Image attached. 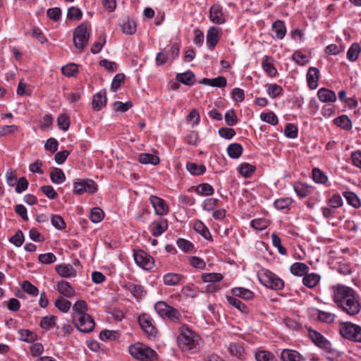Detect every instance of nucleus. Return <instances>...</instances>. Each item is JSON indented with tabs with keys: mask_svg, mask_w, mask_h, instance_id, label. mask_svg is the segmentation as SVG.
<instances>
[{
	"mask_svg": "<svg viewBox=\"0 0 361 361\" xmlns=\"http://www.w3.org/2000/svg\"><path fill=\"white\" fill-rule=\"evenodd\" d=\"M332 298L337 307L350 316H355L361 310L360 298L351 287L337 284L331 287Z\"/></svg>",
	"mask_w": 361,
	"mask_h": 361,
	"instance_id": "nucleus-1",
	"label": "nucleus"
},
{
	"mask_svg": "<svg viewBox=\"0 0 361 361\" xmlns=\"http://www.w3.org/2000/svg\"><path fill=\"white\" fill-rule=\"evenodd\" d=\"M180 334L177 337V343L180 350L187 355L198 351L195 334L186 326L179 328Z\"/></svg>",
	"mask_w": 361,
	"mask_h": 361,
	"instance_id": "nucleus-2",
	"label": "nucleus"
},
{
	"mask_svg": "<svg viewBox=\"0 0 361 361\" xmlns=\"http://www.w3.org/2000/svg\"><path fill=\"white\" fill-rule=\"evenodd\" d=\"M130 354L140 361H157L158 355L151 348L141 343L129 346Z\"/></svg>",
	"mask_w": 361,
	"mask_h": 361,
	"instance_id": "nucleus-3",
	"label": "nucleus"
},
{
	"mask_svg": "<svg viewBox=\"0 0 361 361\" xmlns=\"http://www.w3.org/2000/svg\"><path fill=\"white\" fill-rule=\"evenodd\" d=\"M258 279L263 286L273 290H281L284 286L283 281L267 269L258 274Z\"/></svg>",
	"mask_w": 361,
	"mask_h": 361,
	"instance_id": "nucleus-4",
	"label": "nucleus"
},
{
	"mask_svg": "<svg viewBox=\"0 0 361 361\" xmlns=\"http://www.w3.org/2000/svg\"><path fill=\"white\" fill-rule=\"evenodd\" d=\"M339 331L343 338L361 343V326L350 322H342L340 324Z\"/></svg>",
	"mask_w": 361,
	"mask_h": 361,
	"instance_id": "nucleus-5",
	"label": "nucleus"
},
{
	"mask_svg": "<svg viewBox=\"0 0 361 361\" xmlns=\"http://www.w3.org/2000/svg\"><path fill=\"white\" fill-rule=\"evenodd\" d=\"M90 38V33L87 31V25L84 23L78 25L74 30L73 43L79 52H82L87 46Z\"/></svg>",
	"mask_w": 361,
	"mask_h": 361,
	"instance_id": "nucleus-6",
	"label": "nucleus"
},
{
	"mask_svg": "<svg viewBox=\"0 0 361 361\" xmlns=\"http://www.w3.org/2000/svg\"><path fill=\"white\" fill-rule=\"evenodd\" d=\"M154 308L157 313L162 317H166L169 320L174 322H179L181 317L180 312L174 307L168 305L166 302H157Z\"/></svg>",
	"mask_w": 361,
	"mask_h": 361,
	"instance_id": "nucleus-7",
	"label": "nucleus"
},
{
	"mask_svg": "<svg viewBox=\"0 0 361 361\" xmlns=\"http://www.w3.org/2000/svg\"><path fill=\"white\" fill-rule=\"evenodd\" d=\"M73 322L76 328L81 332H91L94 327V322L90 314H85L77 318H73Z\"/></svg>",
	"mask_w": 361,
	"mask_h": 361,
	"instance_id": "nucleus-8",
	"label": "nucleus"
},
{
	"mask_svg": "<svg viewBox=\"0 0 361 361\" xmlns=\"http://www.w3.org/2000/svg\"><path fill=\"white\" fill-rule=\"evenodd\" d=\"M134 259L135 263L146 270H150L153 268L154 261V259L143 250H134Z\"/></svg>",
	"mask_w": 361,
	"mask_h": 361,
	"instance_id": "nucleus-9",
	"label": "nucleus"
},
{
	"mask_svg": "<svg viewBox=\"0 0 361 361\" xmlns=\"http://www.w3.org/2000/svg\"><path fill=\"white\" fill-rule=\"evenodd\" d=\"M97 190V185L92 180H79L74 183V192L77 195H82L85 192L94 193L96 192Z\"/></svg>",
	"mask_w": 361,
	"mask_h": 361,
	"instance_id": "nucleus-10",
	"label": "nucleus"
},
{
	"mask_svg": "<svg viewBox=\"0 0 361 361\" xmlns=\"http://www.w3.org/2000/svg\"><path fill=\"white\" fill-rule=\"evenodd\" d=\"M138 322L140 328L145 334L149 337L156 336L157 331L155 326L152 324L151 317L147 314H142L138 317Z\"/></svg>",
	"mask_w": 361,
	"mask_h": 361,
	"instance_id": "nucleus-11",
	"label": "nucleus"
},
{
	"mask_svg": "<svg viewBox=\"0 0 361 361\" xmlns=\"http://www.w3.org/2000/svg\"><path fill=\"white\" fill-rule=\"evenodd\" d=\"M149 200L157 215L163 216L169 212V207L163 199L152 195Z\"/></svg>",
	"mask_w": 361,
	"mask_h": 361,
	"instance_id": "nucleus-12",
	"label": "nucleus"
},
{
	"mask_svg": "<svg viewBox=\"0 0 361 361\" xmlns=\"http://www.w3.org/2000/svg\"><path fill=\"white\" fill-rule=\"evenodd\" d=\"M311 340L319 347L329 350L331 348L330 342L323 335L314 330L309 331Z\"/></svg>",
	"mask_w": 361,
	"mask_h": 361,
	"instance_id": "nucleus-13",
	"label": "nucleus"
},
{
	"mask_svg": "<svg viewBox=\"0 0 361 361\" xmlns=\"http://www.w3.org/2000/svg\"><path fill=\"white\" fill-rule=\"evenodd\" d=\"M219 39V29L212 27L209 29L207 34V42L209 49L212 50Z\"/></svg>",
	"mask_w": 361,
	"mask_h": 361,
	"instance_id": "nucleus-14",
	"label": "nucleus"
},
{
	"mask_svg": "<svg viewBox=\"0 0 361 361\" xmlns=\"http://www.w3.org/2000/svg\"><path fill=\"white\" fill-rule=\"evenodd\" d=\"M319 71L317 68L311 67L309 68L307 74V80L309 87L314 90L318 86Z\"/></svg>",
	"mask_w": 361,
	"mask_h": 361,
	"instance_id": "nucleus-15",
	"label": "nucleus"
},
{
	"mask_svg": "<svg viewBox=\"0 0 361 361\" xmlns=\"http://www.w3.org/2000/svg\"><path fill=\"white\" fill-rule=\"evenodd\" d=\"M57 273L64 278L74 277L76 276V270L71 264H59L56 267Z\"/></svg>",
	"mask_w": 361,
	"mask_h": 361,
	"instance_id": "nucleus-16",
	"label": "nucleus"
},
{
	"mask_svg": "<svg viewBox=\"0 0 361 361\" xmlns=\"http://www.w3.org/2000/svg\"><path fill=\"white\" fill-rule=\"evenodd\" d=\"M210 19L214 23L221 24L224 23L225 20L222 9L219 5H213L210 8Z\"/></svg>",
	"mask_w": 361,
	"mask_h": 361,
	"instance_id": "nucleus-17",
	"label": "nucleus"
},
{
	"mask_svg": "<svg viewBox=\"0 0 361 361\" xmlns=\"http://www.w3.org/2000/svg\"><path fill=\"white\" fill-rule=\"evenodd\" d=\"M57 290L66 298H72L75 295L74 289L68 282L65 281H61L57 283Z\"/></svg>",
	"mask_w": 361,
	"mask_h": 361,
	"instance_id": "nucleus-18",
	"label": "nucleus"
},
{
	"mask_svg": "<svg viewBox=\"0 0 361 361\" xmlns=\"http://www.w3.org/2000/svg\"><path fill=\"white\" fill-rule=\"evenodd\" d=\"M87 305L85 300L77 301L73 306L72 319L87 314Z\"/></svg>",
	"mask_w": 361,
	"mask_h": 361,
	"instance_id": "nucleus-19",
	"label": "nucleus"
},
{
	"mask_svg": "<svg viewBox=\"0 0 361 361\" xmlns=\"http://www.w3.org/2000/svg\"><path fill=\"white\" fill-rule=\"evenodd\" d=\"M317 96L322 102H334L336 100V96L334 91L326 88H321L317 92Z\"/></svg>",
	"mask_w": 361,
	"mask_h": 361,
	"instance_id": "nucleus-20",
	"label": "nucleus"
},
{
	"mask_svg": "<svg viewBox=\"0 0 361 361\" xmlns=\"http://www.w3.org/2000/svg\"><path fill=\"white\" fill-rule=\"evenodd\" d=\"M283 361H303L300 354L296 350L285 349L281 353Z\"/></svg>",
	"mask_w": 361,
	"mask_h": 361,
	"instance_id": "nucleus-21",
	"label": "nucleus"
},
{
	"mask_svg": "<svg viewBox=\"0 0 361 361\" xmlns=\"http://www.w3.org/2000/svg\"><path fill=\"white\" fill-rule=\"evenodd\" d=\"M309 269V267L302 262H295L290 266L291 273L297 276H304Z\"/></svg>",
	"mask_w": 361,
	"mask_h": 361,
	"instance_id": "nucleus-22",
	"label": "nucleus"
},
{
	"mask_svg": "<svg viewBox=\"0 0 361 361\" xmlns=\"http://www.w3.org/2000/svg\"><path fill=\"white\" fill-rule=\"evenodd\" d=\"M176 80L184 85L190 86L195 82V77L192 71H188L183 73H178Z\"/></svg>",
	"mask_w": 361,
	"mask_h": 361,
	"instance_id": "nucleus-23",
	"label": "nucleus"
},
{
	"mask_svg": "<svg viewBox=\"0 0 361 361\" xmlns=\"http://www.w3.org/2000/svg\"><path fill=\"white\" fill-rule=\"evenodd\" d=\"M106 104L105 92H98L94 95L92 99V108L95 111L101 110Z\"/></svg>",
	"mask_w": 361,
	"mask_h": 361,
	"instance_id": "nucleus-24",
	"label": "nucleus"
},
{
	"mask_svg": "<svg viewBox=\"0 0 361 361\" xmlns=\"http://www.w3.org/2000/svg\"><path fill=\"white\" fill-rule=\"evenodd\" d=\"M320 281L319 274L312 273L306 274L302 279V283L309 288H314Z\"/></svg>",
	"mask_w": 361,
	"mask_h": 361,
	"instance_id": "nucleus-25",
	"label": "nucleus"
},
{
	"mask_svg": "<svg viewBox=\"0 0 361 361\" xmlns=\"http://www.w3.org/2000/svg\"><path fill=\"white\" fill-rule=\"evenodd\" d=\"M124 288L131 293V294L137 299L141 298L146 294V290L140 285L133 283H128L125 285Z\"/></svg>",
	"mask_w": 361,
	"mask_h": 361,
	"instance_id": "nucleus-26",
	"label": "nucleus"
},
{
	"mask_svg": "<svg viewBox=\"0 0 361 361\" xmlns=\"http://www.w3.org/2000/svg\"><path fill=\"white\" fill-rule=\"evenodd\" d=\"M168 228V221L166 219H161L158 221H154L152 230L154 236H159Z\"/></svg>",
	"mask_w": 361,
	"mask_h": 361,
	"instance_id": "nucleus-27",
	"label": "nucleus"
},
{
	"mask_svg": "<svg viewBox=\"0 0 361 361\" xmlns=\"http://www.w3.org/2000/svg\"><path fill=\"white\" fill-rule=\"evenodd\" d=\"M186 169L193 176H200L203 174L206 171V167L203 164H197L193 162H188L186 164Z\"/></svg>",
	"mask_w": 361,
	"mask_h": 361,
	"instance_id": "nucleus-28",
	"label": "nucleus"
},
{
	"mask_svg": "<svg viewBox=\"0 0 361 361\" xmlns=\"http://www.w3.org/2000/svg\"><path fill=\"white\" fill-rule=\"evenodd\" d=\"M264 71L271 77H274L277 74V70L272 63V58L266 56L262 63Z\"/></svg>",
	"mask_w": 361,
	"mask_h": 361,
	"instance_id": "nucleus-29",
	"label": "nucleus"
},
{
	"mask_svg": "<svg viewBox=\"0 0 361 361\" xmlns=\"http://www.w3.org/2000/svg\"><path fill=\"white\" fill-rule=\"evenodd\" d=\"M138 161L141 164H151L152 165H157L159 163L160 159L159 157L156 155L148 153H143L139 155Z\"/></svg>",
	"mask_w": 361,
	"mask_h": 361,
	"instance_id": "nucleus-30",
	"label": "nucleus"
},
{
	"mask_svg": "<svg viewBox=\"0 0 361 361\" xmlns=\"http://www.w3.org/2000/svg\"><path fill=\"white\" fill-rule=\"evenodd\" d=\"M243 147L239 143L230 144L227 147V153L231 158L238 159L243 153Z\"/></svg>",
	"mask_w": 361,
	"mask_h": 361,
	"instance_id": "nucleus-31",
	"label": "nucleus"
},
{
	"mask_svg": "<svg viewBox=\"0 0 361 361\" xmlns=\"http://www.w3.org/2000/svg\"><path fill=\"white\" fill-rule=\"evenodd\" d=\"M183 279V276L179 274L168 273L164 276V283L166 286L177 285Z\"/></svg>",
	"mask_w": 361,
	"mask_h": 361,
	"instance_id": "nucleus-32",
	"label": "nucleus"
},
{
	"mask_svg": "<svg viewBox=\"0 0 361 361\" xmlns=\"http://www.w3.org/2000/svg\"><path fill=\"white\" fill-rule=\"evenodd\" d=\"M272 30L275 32L276 36L281 39L284 37L286 33L285 24L283 21L280 20H277L274 23Z\"/></svg>",
	"mask_w": 361,
	"mask_h": 361,
	"instance_id": "nucleus-33",
	"label": "nucleus"
},
{
	"mask_svg": "<svg viewBox=\"0 0 361 361\" xmlns=\"http://www.w3.org/2000/svg\"><path fill=\"white\" fill-rule=\"evenodd\" d=\"M232 294L235 297H239L245 300H249L253 298L254 293L244 288H234L232 290Z\"/></svg>",
	"mask_w": 361,
	"mask_h": 361,
	"instance_id": "nucleus-34",
	"label": "nucleus"
},
{
	"mask_svg": "<svg viewBox=\"0 0 361 361\" xmlns=\"http://www.w3.org/2000/svg\"><path fill=\"white\" fill-rule=\"evenodd\" d=\"M54 305L59 310L64 313L68 312L71 307V302L65 299L63 296L59 297V298L56 300Z\"/></svg>",
	"mask_w": 361,
	"mask_h": 361,
	"instance_id": "nucleus-35",
	"label": "nucleus"
},
{
	"mask_svg": "<svg viewBox=\"0 0 361 361\" xmlns=\"http://www.w3.org/2000/svg\"><path fill=\"white\" fill-rule=\"evenodd\" d=\"M193 227L195 231L201 234L205 239L212 240V235L209 229L202 221H196Z\"/></svg>",
	"mask_w": 361,
	"mask_h": 361,
	"instance_id": "nucleus-36",
	"label": "nucleus"
},
{
	"mask_svg": "<svg viewBox=\"0 0 361 361\" xmlns=\"http://www.w3.org/2000/svg\"><path fill=\"white\" fill-rule=\"evenodd\" d=\"M50 178L51 181L56 184L63 183L66 179L64 173L59 168H55L52 171H51Z\"/></svg>",
	"mask_w": 361,
	"mask_h": 361,
	"instance_id": "nucleus-37",
	"label": "nucleus"
},
{
	"mask_svg": "<svg viewBox=\"0 0 361 361\" xmlns=\"http://www.w3.org/2000/svg\"><path fill=\"white\" fill-rule=\"evenodd\" d=\"M223 279V276L219 273H204L202 275V280L204 283H215Z\"/></svg>",
	"mask_w": 361,
	"mask_h": 361,
	"instance_id": "nucleus-38",
	"label": "nucleus"
},
{
	"mask_svg": "<svg viewBox=\"0 0 361 361\" xmlns=\"http://www.w3.org/2000/svg\"><path fill=\"white\" fill-rule=\"evenodd\" d=\"M267 94L270 97L274 99L283 93V88L277 84H267Z\"/></svg>",
	"mask_w": 361,
	"mask_h": 361,
	"instance_id": "nucleus-39",
	"label": "nucleus"
},
{
	"mask_svg": "<svg viewBox=\"0 0 361 361\" xmlns=\"http://www.w3.org/2000/svg\"><path fill=\"white\" fill-rule=\"evenodd\" d=\"M227 300L231 305L235 307L241 312L247 313L248 312L247 307L237 298L228 296Z\"/></svg>",
	"mask_w": 361,
	"mask_h": 361,
	"instance_id": "nucleus-40",
	"label": "nucleus"
},
{
	"mask_svg": "<svg viewBox=\"0 0 361 361\" xmlns=\"http://www.w3.org/2000/svg\"><path fill=\"white\" fill-rule=\"evenodd\" d=\"M361 47L357 43H353L347 52V59L350 61H355L359 56Z\"/></svg>",
	"mask_w": 361,
	"mask_h": 361,
	"instance_id": "nucleus-41",
	"label": "nucleus"
},
{
	"mask_svg": "<svg viewBox=\"0 0 361 361\" xmlns=\"http://www.w3.org/2000/svg\"><path fill=\"white\" fill-rule=\"evenodd\" d=\"M255 357L257 361H276L274 354L267 350H259L255 353Z\"/></svg>",
	"mask_w": 361,
	"mask_h": 361,
	"instance_id": "nucleus-42",
	"label": "nucleus"
},
{
	"mask_svg": "<svg viewBox=\"0 0 361 361\" xmlns=\"http://www.w3.org/2000/svg\"><path fill=\"white\" fill-rule=\"evenodd\" d=\"M334 124L345 130H350L352 128L350 120L345 115L339 116L334 120Z\"/></svg>",
	"mask_w": 361,
	"mask_h": 361,
	"instance_id": "nucleus-43",
	"label": "nucleus"
},
{
	"mask_svg": "<svg viewBox=\"0 0 361 361\" xmlns=\"http://www.w3.org/2000/svg\"><path fill=\"white\" fill-rule=\"evenodd\" d=\"M256 167L248 163H243L239 168V173L245 178H249L255 172Z\"/></svg>",
	"mask_w": 361,
	"mask_h": 361,
	"instance_id": "nucleus-44",
	"label": "nucleus"
},
{
	"mask_svg": "<svg viewBox=\"0 0 361 361\" xmlns=\"http://www.w3.org/2000/svg\"><path fill=\"white\" fill-rule=\"evenodd\" d=\"M343 196L346 199L348 203L355 208H358L360 206V201L355 193L347 191L343 193Z\"/></svg>",
	"mask_w": 361,
	"mask_h": 361,
	"instance_id": "nucleus-45",
	"label": "nucleus"
},
{
	"mask_svg": "<svg viewBox=\"0 0 361 361\" xmlns=\"http://www.w3.org/2000/svg\"><path fill=\"white\" fill-rule=\"evenodd\" d=\"M122 31L127 35H133L136 31V23L133 20L128 19L121 25Z\"/></svg>",
	"mask_w": 361,
	"mask_h": 361,
	"instance_id": "nucleus-46",
	"label": "nucleus"
},
{
	"mask_svg": "<svg viewBox=\"0 0 361 361\" xmlns=\"http://www.w3.org/2000/svg\"><path fill=\"white\" fill-rule=\"evenodd\" d=\"M56 317L52 315L44 317L40 321V326L44 329L53 328L56 326Z\"/></svg>",
	"mask_w": 361,
	"mask_h": 361,
	"instance_id": "nucleus-47",
	"label": "nucleus"
},
{
	"mask_svg": "<svg viewBox=\"0 0 361 361\" xmlns=\"http://www.w3.org/2000/svg\"><path fill=\"white\" fill-rule=\"evenodd\" d=\"M312 178L318 183L324 184L327 182L328 178L319 169L314 168L312 170Z\"/></svg>",
	"mask_w": 361,
	"mask_h": 361,
	"instance_id": "nucleus-48",
	"label": "nucleus"
},
{
	"mask_svg": "<svg viewBox=\"0 0 361 361\" xmlns=\"http://www.w3.org/2000/svg\"><path fill=\"white\" fill-rule=\"evenodd\" d=\"M104 213L100 208L94 207L91 210L90 218L93 223L100 222L104 219Z\"/></svg>",
	"mask_w": 361,
	"mask_h": 361,
	"instance_id": "nucleus-49",
	"label": "nucleus"
},
{
	"mask_svg": "<svg viewBox=\"0 0 361 361\" xmlns=\"http://www.w3.org/2000/svg\"><path fill=\"white\" fill-rule=\"evenodd\" d=\"M260 118L263 121L272 126H275L278 123V118L272 111L268 113H262Z\"/></svg>",
	"mask_w": 361,
	"mask_h": 361,
	"instance_id": "nucleus-50",
	"label": "nucleus"
},
{
	"mask_svg": "<svg viewBox=\"0 0 361 361\" xmlns=\"http://www.w3.org/2000/svg\"><path fill=\"white\" fill-rule=\"evenodd\" d=\"M22 289L32 296H37L39 293L38 288L30 281H25L22 284Z\"/></svg>",
	"mask_w": 361,
	"mask_h": 361,
	"instance_id": "nucleus-51",
	"label": "nucleus"
},
{
	"mask_svg": "<svg viewBox=\"0 0 361 361\" xmlns=\"http://www.w3.org/2000/svg\"><path fill=\"white\" fill-rule=\"evenodd\" d=\"M51 221L52 226L59 230H63L66 228V222L60 215L52 214Z\"/></svg>",
	"mask_w": 361,
	"mask_h": 361,
	"instance_id": "nucleus-52",
	"label": "nucleus"
},
{
	"mask_svg": "<svg viewBox=\"0 0 361 361\" xmlns=\"http://www.w3.org/2000/svg\"><path fill=\"white\" fill-rule=\"evenodd\" d=\"M133 106V103L128 101L125 103L121 102H115L113 104L114 109L116 111L126 112Z\"/></svg>",
	"mask_w": 361,
	"mask_h": 361,
	"instance_id": "nucleus-53",
	"label": "nucleus"
},
{
	"mask_svg": "<svg viewBox=\"0 0 361 361\" xmlns=\"http://www.w3.org/2000/svg\"><path fill=\"white\" fill-rule=\"evenodd\" d=\"M197 192L202 195H212L214 188L208 183H201L197 187Z\"/></svg>",
	"mask_w": 361,
	"mask_h": 361,
	"instance_id": "nucleus-54",
	"label": "nucleus"
},
{
	"mask_svg": "<svg viewBox=\"0 0 361 361\" xmlns=\"http://www.w3.org/2000/svg\"><path fill=\"white\" fill-rule=\"evenodd\" d=\"M225 121L228 126H233L238 122V117L233 109L227 111L225 114Z\"/></svg>",
	"mask_w": 361,
	"mask_h": 361,
	"instance_id": "nucleus-55",
	"label": "nucleus"
},
{
	"mask_svg": "<svg viewBox=\"0 0 361 361\" xmlns=\"http://www.w3.org/2000/svg\"><path fill=\"white\" fill-rule=\"evenodd\" d=\"M292 203V199L289 197H283L276 200L274 204L278 209H284L288 208Z\"/></svg>",
	"mask_w": 361,
	"mask_h": 361,
	"instance_id": "nucleus-56",
	"label": "nucleus"
},
{
	"mask_svg": "<svg viewBox=\"0 0 361 361\" xmlns=\"http://www.w3.org/2000/svg\"><path fill=\"white\" fill-rule=\"evenodd\" d=\"M38 260L42 264H48L54 262L56 260V257L53 253L48 252L40 254L38 256Z\"/></svg>",
	"mask_w": 361,
	"mask_h": 361,
	"instance_id": "nucleus-57",
	"label": "nucleus"
},
{
	"mask_svg": "<svg viewBox=\"0 0 361 361\" xmlns=\"http://www.w3.org/2000/svg\"><path fill=\"white\" fill-rule=\"evenodd\" d=\"M117 335L116 331L104 330L100 332L99 338L104 341H114L117 338Z\"/></svg>",
	"mask_w": 361,
	"mask_h": 361,
	"instance_id": "nucleus-58",
	"label": "nucleus"
},
{
	"mask_svg": "<svg viewBox=\"0 0 361 361\" xmlns=\"http://www.w3.org/2000/svg\"><path fill=\"white\" fill-rule=\"evenodd\" d=\"M61 71L66 76L72 77L78 71V66L75 63H70L63 66Z\"/></svg>",
	"mask_w": 361,
	"mask_h": 361,
	"instance_id": "nucleus-59",
	"label": "nucleus"
},
{
	"mask_svg": "<svg viewBox=\"0 0 361 361\" xmlns=\"http://www.w3.org/2000/svg\"><path fill=\"white\" fill-rule=\"evenodd\" d=\"M125 80V75L123 73H118L116 75L111 82V89L113 91H116L121 85V83Z\"/></svg>",
	"mask_w": 361,
	"mask_h": 361,
	"instance_id": "nucleus-60",
	"label": "nucleus"
},
{
	"mask_svg": "<svg viewBox=\"0 0 361 361\" xmlns=\"http://www.w3.org/2000/svg\"><path fill=\"white\" fill-rule=\"evenodd\" d=\"M58 126L60 129L67 130L70 126L69 118L66 114H61L57 118Z\"/></svg>",
	"mask_w": 361,
	"mask_h": 361,
	"instance_id": "nucleus-61",
	"label": "nucleus"
},
{
	"mask_svg": "<svg viewBox=\"0 0 361 361\" xmlns=\"http://www.w3.org/2000/svg\"><path fill=\"white\" fill-rule=\"evenodd\" d=\"M284 133L289 138H295L298 136V128L292 123H288L285 127Z\"/></svg>",
	"mask_w": 361,
	"mask_h": 361,
	"instance_id": "nucleus-62",
	"label": "nucleus"
},
{
	"mask_svg": "<svg viewBox=\"0 0 361 361\" xmlns=\"http://www.w3.org/2000/svg\"><path fill=\"white\" fill-rule=\"evenodd\" d=\"M317 318L319 321L326 323H331L334 320L335 315L331 312L319 311Z\"/></svg>",
	"mask_w": 361,
	"mask_h": 361,
	"instance_id": "nucleus-63",
	"label": "nucleus"
},
{
	"mask_svg": "<svg viewBox=\"0 0 361 361\" xmlns=\"http://www.w3.org/2000/svg\"><path fill=\"white\" fill-rule=\"evenodd\" d=\"M176 243L180 250L186 252L192 250L193 248V245L190 241L183 238H178Z\"/></svg>",
	"mask_w": 361,
	"mask_h": 361,
	"instance_id": "nucleus-64",
	"label": "nucleus"
}]
</instances>
